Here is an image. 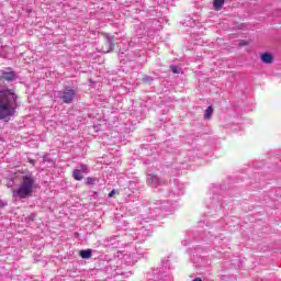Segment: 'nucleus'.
Here are the masks:
<instances>
[{
	"instance_id": "6",
	"label": "nucleus",
	"mask_w": 281,
	"mask_h": 281,
	"mask_svg": "<svg viewBox=\"0 0 281 281\" xmlns=\"http://www.w3.org/2000/svg\"><path fill=\"white\" fill-rule=\"evenodd\" d=\"M79 256L83 258V260H89V258L92 256V251L91 249L80 250Z\"/></svg>"
},
{
	"instance_id": "1",
	"label": "nucleus",
	"mask_w": 281,
	"mask_h": 281,
	"mask_svg": "<svg viewBox=\"0 0 281 281\" xmlns=\"http://www.w3.org/2000/svg\"><path fill=\"white\" fill-rule=\"evenodd\" d=\"M19 95L14 89H0V120L8 122L16 113Z\"/></svg>"
},
{
	"instance_id": "16",
	"label": "nucleus",
	"mask_w": 281,
	"mask_h": 281,
	"mask_svg": "<svg viewBox=\"0 0 281 281\" xmlns=\"http://www.w3.org/2000/svg\"><path fill=\"white\" fill-rule=\"evenodd\" d=\"M193 281H203L201 278H195Z\"/></svg>"
},
{
	"instance_id": "3",
	"label": "nucleus",
	"mask_w": 281,
	"mask_h": 281,
	"mask_svg": "<svg viewBox=\"0 0 281 281\" xmlns=\"http://www.w3.org/2000/svg\"><path fill=\"white\" fill-rule=\"evenodd\" d=\"M74 98H76V90L70 87L65 88L60 95V99L65 104H71V102H74Z\"/></svg>"
},
{
	"instance_id": "9",
	"label": "nucleus",
	"mask_w": 281,
	"mask_h": 281,
	"mask_svg": "<svg viewBox=\"0 0 281 281\" xmlns=\"http://www.w3.org/2000/svg\"><path fill=\"white\" fill-rule=\"evenodd\" d=\"M212 113H214V108H212V105H210L204 114L205 120H212Z\"/></svg>"
},
{
	"instance_id": "12",
	"label": "nucleus",
	"mask_w": 281,
	"mask_h": 281,
	"mask_svg": "<svg viewBox=\"0 0 281 281\" xmlns=\"http://www.w3.org/2000/svg\"><path fill=\"white\" fill-rule=\"evenodd\" d=\"M86 181H87L88 186H93L95 183V180L93 178H91V177H88L86 179Z\"/></svg>"
},
{
	"instance_id": "11",
	"label": "nucleus",
	"mask_w": 281,
	"mask_h": 281,
	"mask_svg": "<svg viewBox=\"0 0 281 281\" xmlns=\"http://www.w3.org/2000/svg\"><path fill=\"white\" fill-rule=\"evenodd\" d=\"M80 171L83 172L85 175H87V172H89V166H87V165H81Z\"/></svg>"
},
{
	"instance_id": "4",
	"label": "nucleus",
	"mask_w": 281,
	"mask_h": 281,
	"mask_svg": "<svg viewBox=\"0 0 281 281\" xmlns=\"http://www.w3.org/2000/svg\"><path fill=\"white\" fill-rule=\"evenodd\" d=\"M1 80H7V82H13V80H16V72L10 71L5 72L3 71L1 75Z\"/></svg>"
},
{
	"instance_id": "10",
	"label": "nucleus",
	"mask_w": 281,
	"mask_h": 281,
	"mask_svg": "<svg viewBox=\"0 0 281 281\" xmlns=\"http://www.w3.org/2000/svg\"><path fill=\"white\" fill-rule=\"evenodd\" d=\"M148 183H159V178H157V176L150 173L149 179H148Z\"/></svg>"
},
{
	"instance_id": "15",
	"label": "nucleus",
	"mask_w": 281,
	"mask_h": 281,
	"mask_svg": "<svg viewBox=\"0 0 281 281\" xmlns=\"http://www.w3.org/2000/svg\"><path fill=\"white\" fill-rule=\"evenodd\" d=\"M29 164H32L34 166V164H36V160L29 158Z\"/></svg>"
},
{
	"instance_id": "14",
	"label": "nucleus",
	"mask_w": 281,
	"mask_h": 281,
	"mask_svg": "<svg viewBox=\"0 0 281 281\" xmlns=\"http://www.w3.org/2000/svg\"><path fill=\"white\" fill-rule=\"evenodd\" d=\"M171 71H172V74H179V68L173 66V67H171Z\"/></svg>"
},
{
	"instance_id": "13",
	"label": "nucleus",
	"mask_w": 281,
	"mask_h": 281,
	"mask_svg": "<svg viewBox=\"0 0 281 281\" xmlns=\"http://www.w3.org/2000/svg\"><path fill=\"white\" fill-rule=\"evenodd\" d=\"M114 194H120V192H117L116 190H112L110 193H109V198H113Z\"/></svg>"
},
{
	"instance_id": "7",
	"label": "nucleus",
	"mask_w": 281,
	"mask_h": 281,
	"mask_svg": "<svg viewBox=\"0 0 281 281\" xmlns=\"http://www.w3.org/2000/svg\"><path fill=\"white\" fill-rule=\"evenodd\" d=\"M223 5H225V0H214L213 8L218 12V10H223Z\"/></svg>"
},
{
	"instance_id": "5",
	"label": "nucleus",
	"mask_w": 281,
	"mask_h": 281,
	"mask_svg": "<svg viewBox=\"0 0 281 281\" xmlns=\"http://www.w3.org/2000/svg\"><path fill=\"white\" fill-rule=\"evenodd\" d=\"M261 60L266 65H271V63H273V55H271L269 53H263V54H261Z\"/></svg>"
},
{
	"instance_id": "8",
	"label": "nucleus",
	"mask_w": 281,
	"mask_h": 281,
	"mask_svg": "<svg viewBox=\"0 0 281 281\" xmlns=\"http://www.w3.org/2000/svg\"><path fill=\"white\" fill-rule=\"evenodd\" d=\"M72 175L76 181H82V179H85V176H82V172L80 171V169H75L72 171Z\"/></svg>"
},
{
	"instance_id": "2",
	"label": "nucleus",
	"mask_w": 281,
	"mask_h": 281,
	"mask_svg": "<svg viewBox=\"0 0 281 281\" xmlns=\"http://www.w3.org/2000/svg\"><path fill=\"white\" fill-rule=\"evenodd\" d=\"M34 188H36V178L32 172H26L21 177L20 186L13 190V194H16L20 199H27V196H32Z\"/></svg>"
}]
</instances>
